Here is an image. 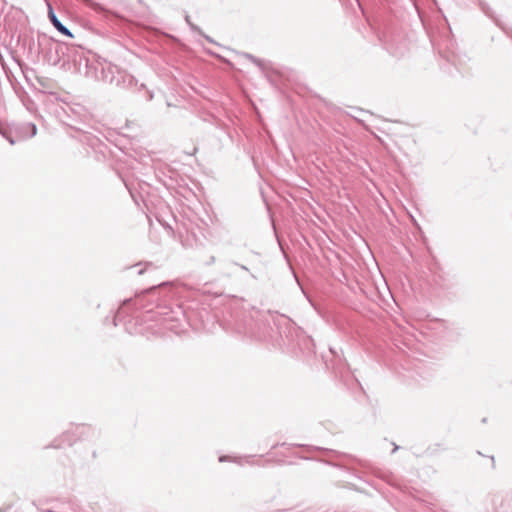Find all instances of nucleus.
Returning <instances> with one entry per match:
<instances>
[{
	"label": "nucleus",
	"instance_id": "f257e3e1",
	"mask_svg": "<svg viewBox=\"0 0 512 512\" xmlns=\"http://www.w3.org/2000/svg\"><path fill=\"white\" fill-rule=\"evenodd\" d=\"M48 17L51 21V23L53 24V26L57 29L58 32H60L61 34L65 35V36H68L70 38H73V34L70 32V30L64 26L61 21L57 18L56 14L54 13L53 11V8L49 5V10H48Z\"/></svg>",
	"mask_w": 512,
	"mask_h": 512
},
{
	"label": "nucleus",
	"instance_id": "f03ea898",
	"mask_svg": "<svg viewBox=\"0 0 512 512\" xmlns=\"http://www.w3.org/2000/svg\"><path fill=\"white\" fill-rule=\"evenodd\" d=\"M23 129H25L28 137H33L36 135L37 128L36 125L33 123H27L23 126Z\"/></svg>",
	"mask_w": 512,
	"mask_h": 512
},
{
	"label": "nucleus",
	"instance_id": "7ed1b4c3",
	"mask_svg": "<svg viewBox=\"0 0 512 512\" xmlns=\"http://www.w3.org/2000/svg\"><path fill=\"white\" fill-rule=\"evenodd\" d=\"M249 60H251L253 63H255L257 66L261 67L262 65V61L256 57H254L253 55H250V54H246L245 55Z\"/></svg>",
	"mask_w": 512,
	"mask_h": 512
},
{
	"label": "nucleus",
	"instance_id": "20e7f679",
	"mask_svg": "<svg viewBox=\"0 0 512 512\" xmlns=\"http://www.w3.org/2000/svg\"><path fill=\"white\" fill-rule=\"evenodd\" d=\"M3 136L11 143V144H14L15 143V140L13 138H11L10 136H8L7 134L5 133H2Z\"/></svg>",
	"mask_w": 512,
	"mask_h": 512
},
{
	"label": "nucleus",
	"instance_id": "39448f33",
	"mask_svg": "<svg viewBox=\"0 0 512 512\" xmlns=\"http://www.w3.org/2000/svg\"><path fill=\"white\" fill-rule=\"evenodd\" d=\"M227 459H228V456H221V457L219 458V461H220V462H223V461H226Z\"/></svg>",
	"mask_w": 512,
	"mask_h": 512
},
{
	"label": "nucleus",
	"instance_id": "423d86ee",
	"mask_svg": "<svg viewBox=\"0 0 512 512\" xmlns=\"http://www.w3.org/2000/svg\"><path fill=\"white\" fill-rule=\"evenodd\" d=\"M85 1H86V3H87L88 5H90V6H93V7H94V5H95V4H94L91 0H85Z\"/></svg>",
	"mask_w": 512,
	"mask_h": 512
},
{
	"label": "nucleus",
	"instance_id": "0eeeda50",
	"mask_svg": "<svg viewBox=\"0 0 512 512\" xmlns=\"http://www.w3.org/2000/svg\"><path fill=\"white\" fill-rule=\"evenodd\" d=\"M114 326H117L116 317L114 318Z\"/></svg>",
	"mask_w": 512,
	"mask_h": 512
}]
</instances>
